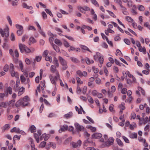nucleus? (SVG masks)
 I'll return each mask as SVG.
<instances>
[{
    "mask_svg": "<svg viewBox=\"0 0 150 150\" xmlns=\"http://www.w3.org/2000/svg\"><path fill=\"white\" fill-rule=\"evenodd\" d=\"M126 19L127 21L130 22H132L133 21V19L130 17L127 16L126 17Z\"/></svg>",
    "mask_w": 150,
    "mask_h": 150,
    "instance_id": "f704fd0d",
    "label": "nucleus"
},
{
    "mask_svg": "<svg viewBox=\"0 0 150 150\" xmlns=\"http://www.w3.org/2000/svg\"><path fill=\"white\" fill-rule=\"evenodd\" d=\"M122 138L126 143H129V140L126 137L124 136H123L122 137Z\"/></svg>",
    "mask_w": 150,
    "mask_h": 150,
    "instance_id": "6e6d98bb",
    "label": "nucleus"
},
{
    "mask_svg": "<svg viewBox=\"0 0 150 150\" xmlns=\"http://www.w3.org/2000/svg\"><path fill=\"white\" fill-rule=\"evenodd\" d=\"M88 128L90 129L93 132H95L96 130V128L95 127H93L91 125L88 126Z\"/></svg>",
    "mask_w": 150,
    "mask_h": 150,
    "instance_id": "72a5a7b5",
    "label": "nucleus"
},
{
    "mask_svg": "<svg viewBox=\"0 0 150 150\" xmlns=\"http://www.w3.org/2000/svg\"><path fill=\"white\" fill-rule=\"evenodd\" d=\"M116 141L118 144L121 146H123V144L121 140L119 139H117Z\"/></svg>",
    "mask_w": 150,
    "mask_h": 150,
    "instance_id": "c85d7f7f",
    "label": "nucleus"
},
{
    "mask_svg": "<svg viewBox=\"0 0 150 150\" xmlns=\"http://www.w3.org/2000/svg\"><path fill=\"white\" fill-rule=\"evenodd\" d=\"M51 45L53 47L54 49L57 52H60V50L59 47L55 45L54 44L52 43Z\"/></svg>",
    "mask_w": 150,
    "mask_h": 150,
    "instance_id": "f3484780",
    "label": "nucleus"
},
{
    "mask_svg": "<svg viewBox=\"0 0 150 150\" xmlns=\"http://www.w3.org/2000/svg\"><path fill=\"white\" fill-rule=\"evenodd\" d=\"M92 68L95 73L96 74L98 72V69L94 67H93Z\"/></svg>",
    "mask_w": 150,
    "mask_h": 150,
    "instance_id": "0e129e2a",
    "label": "nucleus"
},
{
    "mask_svg": "<svg viewBox=\"0 0 150 150\" xmlns=\"http://www.w3.org/2000/svg\"><path fill=\"white\" fill-rule=\"evenodd\" d=\"M24 105V102L21 99H20L15 104L16 106L18 107L21 105Z\"/></svg>",
    "mask_w": 150,
    "mask_h": 150,
    "instance_id": "9d476101",
    "label": "nucleus"
},
{
    "mask_svg": "<svg viewBox=\"0 0 150 150\" xmlns=\"http://www.w3.org/2000/svg\"><path fill=\"white\" fill-rule=\"evenodd\" d=\"M139 50L140 52H142L144 54H145L146 53V48L144 47H143L141 46L139 48Z\"/></svg>",
    "mask_w": 150,
    "mask_h": 150,
    "instance_id": "6ab92c4d",
    "label": "nucleus"
},
{
    "mask_svg": "<svg viewBox=\"0 0 150 150\" xmlns=\"http://www.w3.org/2000/svg\"><path fill=\"white\" fill-rule=\"evenodd\" d=\"M5 93H6V96L7 97L8 93L10 94H11L12 93V88L10 87H8L6 91H5Z\"/></svg>",
    "mask_w": 150,
    "mask_h": 150,
    "instance_id": "4468645a",
    "label": "nucleus"
},
{
    "mask_svg": "<svg viewBox=\"0 0 150 150\" xmlns=\"http://www.w3.org/2000/svg\"><path fill=\"white\" fill-rule=\"evenodd\" d=\"M23 30H18L17 31V33L18 36L21 35L23 33Z\"/></svg>",
    "mask_w": 150,
    "mask_h": 150,
    "instance_id": "864d4df0",
    "label": "nucleus"
},
{
    "mask_svg": "<svg viewBox=\"0 0 150 150\" xmlns=\"http://www.w3.org/2000/svg\"><path fill=\"white\" fill-rule=\"evenodd\" d=\"M57 67L55 66V65H52L50 68V71L52 73H55L56 75L58 77L59 76V73L57 70Z\"/></svg>",
    "mask_w": 150,
    "mask_h": 150,
    "instance_id": "423d86ee",
    "label": "nucleus"
},
{
    "mask_svg": "<svg viewBox=\"0 0 150 150\" xmlns=\"http://www.w3.org/2000/svg\"><path fill=\"white\" fill-rule=\"evenodd\" d=\"M41 58H42V57L41 56H37L35 59H34V61H37V62H39L41 60Z\"/></svg>",
    "mask_w": 150,
    "mask_h": 150,
    "instance_id": "e433bc0d",
    "label": "nucleus"
},
{
    "mask_svg": "<svg viewBox=\"0 0 150 150\" xmlns=\"http://www.w3.org/2000/svg\"><path fill=\"white\" fill-rule=\"evenodd\" d=\"M28 30H36L35 28L33 26H29L28 29Z\"/></svg>",
    "mask_w": 150,
    "mask_h": 150,
    "instance_id": "e2e57ef3",
    "label": "nucleus"
},
{
    "mask_svg": "<svg viewBox=\"0 0 150 150\" xmlns=\"http://www.w3.org/2000/svg\"><path fill=\"white\" fill-rule=\"evenodd\" d=\"M42 17L44 19H47V16L46 13L45 12H42Z\"/></svg>",
    "mask_w": 150,
    "mask_h": 150,
    "instance_id": "de8ad7c7",
    "label": "nucleus"
},
{
    "mask_svg": "<svg viewBox=\"0 0 150 150\" xmlns=\"http://www.w3.org/2000/svg\"><path fill=\"white\" fill-rule=\"evenodd\" d=\"M138 9L140 11H143L145 10V8L142 5H139L138 7Z\"/></svg>",
    "mask_w": 150,
    "mask_h": 150,
    "instance_id": "473e14b6",
    "label": "nucleus"
},
{
    "mask_svg": "<svg viewBox=\"0 0 150 150\" xmlns=\"http://www.w3.org/2000/svg\"><path fill=\"white\" fill-rule=\"evenodd\" d=\"M16 27L17 29H19L18 30H23V27L21 25L18 24L16 25Z\"/></svg>",
    "mask_w": 150,
    "mask_h": 150,
    "instance_id": "a18cd8bd",
    "label": "nucleus"
},
{
    "mask_svg": "<svg viewBox=\"0 0 150 150\" xmlns=\"http://www.w3.org/2000/svg\"><path fill=\"white\" fill-rule=\"evenodd\" d=\"M31 146L32 147V150H34L35 149V145L33 143V140L32 139H31Z\"/></svg>",
    "mask_w": 150,
    "mask_h": 150,
    "instance_id": "8fccbe9b",
    "label": "nucleus"
},
{
    "mask_svg": "<svg viewBox=\"0 0 150 150\" xmlns=\"http://www.w3.org/2000/svg\"><path fill=\"white\" fill-rule=\"evenodd\" d=\"M46 144V142H42L39 145V146L41 148L44 147Z\"/></svg>",
    "mask_w": 150,
    "mask_h": 150,
    "instance_id": "58836bf2",
    "label": "nucleus"
},
{
    "mask_svg": "<svg viewBox=\"0 0 150 150\" xmlns=\"http://www.w3.org/2000/svg\"><path fill=\"white\" fill-rule=\"evenodd\" d=\"M94 57L96 60L97 59H98V60L100 64H101L103 63V58L101 56V54L100 53L98 52L96 53V55L94 56Z\"/></svg>",
    "mask_w": 150,
    "mask_h": 150,
    "instance_id": "39448f33",
    "label": "nucleus"
},
{
    "mask_svg": "<svg viewBox=\"0 0 150 150\" xmlns=\"http://www.w3.org/2000/svg\"><path fill=\"white\" fill-rule=\"evenodd\" d=\"M45 60L46 61H49L50 63H52V57H47L46 56L45 57Z\"/></svg>",
    "mask_w": 150,
    "mask_h": 150,
    "instance_id": "c9c22d12",
    "label": "nucleus"
},
{
    "mask_svg": "<svg viewBox=\"0 0 150 150\" xmlns=\"http://www.w3.org/2000/svg\"><path fill=\"white\" fill-rule=\"evenodd\" d=\"M80 46L82 49L84 50H87L90 52H91V51L86 46L83 45H80Z\"/></svg>",
    "mask_w": 150,
    "mask_h": 150,
    "instance_id": "a878e982",
    "label": "nucleus"
},
{
    "mask_svg": "<svg viewBox=\"0 0 150 150\" xmlns=\"http://www.w3.org/2000/svg\"><path fill=\"white\" fill-rule=\"evenodd\" d=\"M104 38H105L107 42L109 45H110L111 47H113V45L112 42L111 41H109L108 39V37H106V36L105 35H104Z\"/></svg>",
    "mask_w": 150,
    "mask_h": 150,
    "instance_id": "cd10ccee",
    "label": "nucleus"
},
{
    "mask_svg": "<svg viewBox=\"0 0 150 150\" xmlns=\"http://www.w3.org/2000/svg\"><path fill=\"white\" fill-rule=\"evenodd\" d=\"M29 40L30 42H31L33 43H34L36 42V41L35 39L33 37H30L29 38Z\"/></svg>",
    "mask_w": 150,
    "mask_h": 150,
    "instance_id": "09e8293b",
    "label": "nucleus"
},
{
    "mask_svg": "<svg viewBox=\"0 0 150 150\" xmlns=\"http://www.w3.org/2000/svg\"><path fill=\"white\" fill-rule=\"evenodd\" d=\"M7 105L6 102H3L0 103V109H1L3 108H6Z\"/></svg>",
    "mask_w": 150,
    "mask_h": 150,
    "instance_id": "5701e85b",
    "label": "nucleus"
},
{
    "mask_svg": "<svg viewBox=\"0 0 150 150\" xmlns=\"http://www.w3.org/2000/svg\"><path fill=\"white\" fill-rule=\"evenodd\" d=\"M24 91L25 88L23 87H22L19 90V91L18 93V96H19L22 95L23 93V92H24Z\"/></svg>",
    "mask_w": 150,
    "mask_h": 150,
    "instance_id": "aec40b11",
    "label": "nucleus"
},
{
    "mask_svg": "<svg viewBox=\"0 0 150 150\" xmlns=\"http://www.w3.org/2000/svg\"><path fill=\"white\" fill-rule=\"evenodd\" d=\"M81 88H80V87L78 85L77 87V90L76 92L78 94H79L81 92Z\"/></svg>",
    "mask_w": 150,
    "mask_h": 150,
    "instance_id": "bf43d9fd",
    "label": "nucleus"
},
{
    "mask_svg": "<svg viewBox=\"0 0 150 150\" xmlns=\"http://www.w3.org/2000/svg\"><path fill=\"white\" fill-rule=\"evenodd\" d=\"M3 47L4 48L7 49L8 47V45L6 42H4Z\"/></svg>",
    "mask_w": 150,
    "mask_h": 150,
    "instance_id": "774afa93",
    "label": "nucleus"
},
{
    "mask_svg": "<svg viewBox=\"0 0 150 150\" xmlns=\"http://www.w3.org/2000/svg\"><path fill=\"white\" fill-rule=\"evenodd\" d=\"M21 81V82H24L25 81V78L24 76L22 75L20 77Z\"/></svg>",
    "mask_w": 150,
    "mask_h": 150,
    "instance_id": "69168bd1",
    "label": "nucleus"
},
{
    "mask_svg": "<svg viewBox=\"0 0 150 150\" xmlns=\"http://www.w3.org/2000/svg\"><path fill=\"white\" fill-rule=\"evenodd\" d=\"M8 69L9 66L7 64H6L4 67V71L7 72L8 71Z\"/></svg>",
    "mask_w": 150,
    "mask_h": 150,
    "instance_id": "5fc2aeb1",
    "label": "nucleus"
},
{
    "mask_svg": "<svg viewBox=\"0 0 150 150\" xmlns=\"http://www.w3.org/2000/svg\"><path fill=\"white\" fill-rule=\"evenodd\" d=\"M19 66L22 72L23 71V65L22 62L21 61L18 62Z\"/></svg>",
    "mask_w": 150,
    "mask_h": 150,
    "instance_id": "2f4dec72",
    "label": "nucleus"
},
{
    "mask_svg": "<svg viewBox=\"0 0 150 150\" xmlns=\"http://www.w3.org/2000/svg\"><path fill=\"white\" fill-rule=\"evenodd\" d=\"M102 134L100 133H95L92 135L93 138L99 139L102 137Z\"/></svg>",
    "mask_w": 150,
    "mask_h": 150,
    "instance_id": "9b49d317",
    "label": "nucleus"
},
{
    "mask_svg": "<svg viewBox=\"0 0 150 150\" xmlns=\"http://www.w3.org/2000/svg\"><path fill=\"white\" fill-rule=\"evenodd\" d=\"M58 59L60 64L62 66V71L66 70L68 68L67 61L60 56L58 57Z\"/></svg>",
    "mask_w": 150,
    "mask_h": 150,
    "instance_id": "f257e3e1",
    "label": "nucleus"
},
{
    "mask_svg": "<svg viewBox=\"0 0 150 150\" xmlns=\"http://www.w3.org/2000/svg\"><path fill=\"white\" fill-rule=\"evenodd\" d=\"M83 145L84 146H94L95 145V142H93L92 140L89 138H88L87 140H85L83 143Z\"/></svg>",
    "mask_w": 150,
    "mask_h": 150,
    "instance_id": "7ed1b4c3",
    "label": "nucleus"
},
{
    "mask_svg": "<svg viewBox=\"0 0 150 150\" xmlns=\"http://www.w3.org/2000/svg\"><path fill=\"white\" fill-rule=\"evenodd\" d=\"M70 59L73 62L75 63H77L79 62L78 59L74 57H71Z\"/></svg>",
    "mask_w": 150,
    "mask_h": 150,
    "instance_id": "393cba45",
    "label": "nucleus"
},
{
    "mask_svg": "<svg viewBox=\"0 0 150 150\" xmlns=\"http://www.w3.org/2000/svg\"><path fill=\"white\" fill-rule=\"evenodd\" d=\"M6 18L10 25L11 26L12 25V21L10 17L9 16H7Z\"/></svg>",
    "mask_w": 150,
    "mask_h": 150,
    "instance_id": "a19ab883",
    "label": "nucleus"
},
{
    "mask_svg": "<svg viewBox=\"0 0 150 150\" xmlns=\"http://www.w3.org/2000/svg\"><path fill=\"white\" fill-rule=\"evenodd\" d=\"M133 99V98L132 96H130L129 98L128 99H127V100H125L126 102H129V103H130V102L132 101Z\"/></svg>",
    "mask_w": 150,
    "mask_h": 150,
    "instance_id": "603ef678",
    "label": "nucleus"
},
{
    "mask_svg": "<svg viewBox=\"0 0 150 150\" xmlns=\"http://www.w3.org/2000/svg\"><path fill=\"white\" fill-rule=\"evenodd\" d=\"M72 139V138L71 137H69L65 141V143H68L69 142L71 141Z\"/></svg>",
    "mask_w": 150,
    "mask_h": 150,
    "instance_id": "4d7b16f0",
    "label": "nucleus"
},
{
    "mask_svg": "<svg viewBox=\"0 0 150 150\" xmlns=\"http://www.w3.org/2000/svg\"><path fill=\"white\" fill-rule=\"evenodd\" d=\"M30 129L31 133H34L36 131V127L34 125L31 126L30 127Z\"/></svg>",
    "mask_w": 150,
    "mask_h": 150,
    "instance_id": "7c9ffc66",
    "label": "nucleus"
},
{
    "mask_svg": "<svg viewBox=\"0 0 150 150\" xmlns=\"http://www.w3.org/2000/svg\"><path fill=\"white\" fill-rule=\"evenodd\" d=\"M11 74L12 76H16L18 75V73L17 72H15L13 69L11 70Z\"/></svg>",
    "mask_w": 150,
    "mask_h": 150,
    "instance_id": "bb28decb",
    "label": "nucleus"
},
{
    "mask_svg": "<svg viewBox=\"0 0 150 150\" xmlns=\"http://www.w3.org/2000/svg\"><path fill=\"white\" fill-rule=\"evenodd\" d=\"M125 42L128 45H130V42L129 40L127 39H125L124 40Z\"/></svg>",
    "mask_w": 150,
    "mask_h": 150,
    "instance_id": "c03bdc74",
    "label": "nucleus"
},
{
    "mask_svg": "<svg viewBox=\"0 0 150 150\" xmlns=\"http://www.w3.org/2000/svg\"><path fill=\"white\" fill-rule=\"evenodd\" d=\"M114 139L112 137H109L107 140L104 142V147H109L113 145Z\"/></svg>",
    "mask_w": 150,
    "mask_h": 150,
    "instance_id": "f03ea898",
    "label": "nucleus"
},
{
    "mask_svg": "<svg viewBox=\"0 0 150 150\" xmlns=\"http://www.w3.org/2000/svg\"><path fill=\"white\" fill-rule=\"evenodd\" d=\"M0 33L2 37L5 36L7 38L9 35L8 28H5L4 31L2 29L0 28Z\"/></svg>",
    "mask_w": 150,
    "mask_h": 150,
    "instance_id": "20e7f679",
    "label": "nucleus"
},
{
    "mask_svg": "<svg viewBox=\"0 0 150 150\" xmlns=\"http://www.w3.org/2000/svg\"><path fill=\"white\" fill-rule=\"evenodd\" d=\"M88 101L91 103H93V98L90 96H88Z\"/></svg>",
    "mask_w": 150,
    "mask_h": 150,
    "instance_id": "4c0bfd02",
    "label": "nucleus"
},
{
    "mask_svg": "<svg viewBox=\"0 0 150 150\" xmlns=\"http://www.w3.org/2000/svg\"><path fill=\"white\" fill-rule=\"evenodd\" d=\"M127 89L126 88H124L122 90L121 93L123 94H125L126 93Z\"/></svg>",
    "mask_w": 150,
    "mask_h": 150,
    "instance_id": "338daca9",
    "label": "nucleus"
},
{
    "mask_svg": "<svg viewBox=\"0 0 150 150\" xmlns=\"http://www.w3.org/2000/svg\"><path fill=\"white\" fill-rule=\"evenodd\" d=\"M137 134L136 133H132L129 135V137L130 138L132 139L136 138L137 137Z\"/></svg>",
    "mask_w": 150,
    "mask_h": 150,
    "instance_id": "b1692460",
    "label": "nucleus"
},
{
    "mask_svg": "<svg viewBox=\"0 0 150 150\" xmlns=\"http://www.w3.org/2000/svg\"><path fill=\"white\" fill-rule=\"evenodd\" d=\"M22 7L24 8H26L27 9L32 10L33 9V7L32 6H28L27 4L25 3H24L22 4Z\"/></svg>",
    "mask_w": 150,
    "mask_h": 150,
    "instance_id": "2eb2a0df",
    "label": "nucleus"
},
{
    "mask_svg": "<svg viewBox=\"0 0 150 150\" xmlns=\"http://www.w3.org/2000/svg\"><path fill=\"white\" fill-rule=\"evenodd\" d=\"M114 2L119 4L120 6L122 4V2L121 0H114Z\"/></svg>",
    "mask_w": 150,
    "mask_h": 150,
    "instance_id": "13d9d810",
    "label": "nucleus"
},
{
    "mask_svg": "<svg viewBox=\"0 0 150 150\" xmlns=\"http://www.w3.org/2000/svg\"><path fill=\"white\" fill-rule=\"evenodd\" d=\"M78 9L81 12L84 13H85V9L84 8H83V7H82L81 6H79L78 7Z\"/></svg>",
    "mask_w": 150,
    "mask_h": 150,
    "instance_id": "49530a36",
    "label": "nucleus"
},
{
    "mask_svg": "<svg viewBox=\"0 0 150 150\" xmlns=\"http://www.w3.org/2000/svg\"><path fill=\"white\" fill-rule=\"evenodd\" d=\"M45 11L48 14H49V15L51 16H53V15L52 14V13L51 11L50 10H49L48 9H45Z\"/></svg>",
    "mask_w": 150,
    "mask_h": 150,
    "instance_id": "37998d69",
    "label": "nucleus"
},
{
    "mask_svg": "<svg viewBox=\"0 0 150 150\" xmlns=\"http://www.w3.org/2000/svg\"><path fill=\"white\" fill-rule=\"evenodd\" d=\"M68 129V126L67 125H63V127L62 128H61L59 130V132L61 133L63 131H64V130H67Z\"/></svg>",
    "mask_w": 150,
    "mask_h": 150,
    "instance_id": "a211bd4d",
    "label": "nucleus"
},
{
    "mask_svg": "<svg viewBox=\"0 0 150 150\" xmlns=\"http://www.w3.org/2000/svg\"><path fill=\"white\" fill-rule=\"evenodd\" d=\"M127 2V6L129 7H130L133 5V2L132 1L130 0L128 1Z\"/></svg>",
    "mask_w": 150,
    "mask_h": 150,
    "instance_id": "3c124183",
    "label": "nucleus"
},
{
    "mask_svg": "<svg viewBox=\"0 0 150 150\" xmlns=\"http://www.w3.org/2000/svg\"><path fill=\"white\" fill-rule=\"evenodd\" d=\"M19 128H17L16 127H14L11 129L10 131L11 132H15L16 133H18L19 131Z\"/></svg>",
    "mask_w": 150,
    "mask_h": 150,
    "instance_id": "c756f323",
    "label": "nucleus"
},
{
    "mask_svg": "<svg viewBox=\"0 0 150 150\" xmlns=\"http://www.w3.org/2000/svg\"><path fill=\"white\" fill-rule=\"evenodd\" d=\"M72 115V113L71 112H70L68 113L65 114L64 115V117L68 119L69 118L71 117Z\"/></svg>",
    "mask_w": 150,
    "mask_h": 150,
    "instance_id": "412c9836",
    "label": "nucleus"
},
{
    "mask_svg": "<svg viewBox=\"0 0 150 150\" xmlns=\"http://www.w3.org/2000/svg\"><path fill=\"white\" fill-rule=\"evenodd\" d=\"M48 53V51L47 50H45L43 53V56L44 57H46Z\"/></svg>",
    "mask_w": 150,
    "mask_h": 150,
    "instance_id": "052dcab7",
    "label": "nucleus"
},
{
    "mask_svg": "<svg viewBox=\"0 0 150 150\" xmlns=\"http://www.w3.org/2000/svg\"><path fill=\"white\" fill-rule=\"evenodd\" d=\"M75 127L78 132L83 131L84 129V127L83 126L80 125L78 123H75Z\"/></svg>",
    "mask_w": 150,
    "mask_h": 150,
    "instance_id": "0eeeda50",
    "label": "nucleus"
},
{
    "mask_svg": "<svg viewBox=\"0 0 150 150\" xmlns=\"http://www.w3.org/2000/svg\"><path fill=\"white\" fill-rule=\"evenodd\" d=\"M63 44L64 46L66 47H68L70 46L69 43L65 40H64V43Z\"/></svg>",
    "mask_w": 150,
    "mask_h": 150,
    "instance_id": "79ce46f5",
    "label": "nucleus"
},
{
    "mask_svg": "<svg viewBox=\"0 0 150 150\" xmlns=\"http://www.w3.org/2000/svg\"><path fill=\"white\" fill-rule=\"evenodd\" d=\"M19 47L21 52L23 53L24 52L26 46L20 43L19 44Z\"/></svg>",
    "mask_w": 150,
    "mask_h": 150,
    "instance_id": "f8f14e48",
    "label": "nucleus"
},
{
    "mask_svg": "<svg viewBox=\"0 0 150 150\" xmlns=\"http://www.w3.org/2000/svg\"><path fill=\"white\" fill-rule=\"evenodd\" d=\"M52 62H53L54 65L55 66L57 67H59V63L58 59L57 58L54 57L53 58Z\"/></svg>",
    "mask_w": 150,
    "mask_h": 150,
    "instance_id": "ddd939ff",
    "label": "nucleus"
},
{
    "mask_svg": "<svg viewBox=\"0 0 150 150\" xmlns=\"http://www.w3.org/2000/svg\"><path fill=\"white\" fill-rule=\"evenodd\" d=\"M10 127V125L8 124H6L1 128L3 132H4L5 130L8 129Z\"/></svg>",
    "mask_w": 150,
    "mask_h": 150,
    "instance_id": "dca6fc26",
    "label": "nucleus"
},
{
    "mask_svg": "<svg viewBox=\"0 0 150 150\" xmlns=\"http://www.w3.org/2000/svg\"><path fill=\"white\" fill-rule=\"evenodd\" d=\"M71 144L74 148H76L80 146L81 144V140H79L76 142H72Z\"/></svg>",
    "mask_w": 150,
    "mask_h": 150,
    "instance_id": "6e6552de",
    "label": "nucleus"
},
{
    "mask_svg": "<svg viewBox=\"0 0 150 150\" xmlns=\"http://www.w3.org/2000/svg\"><path fill=\"white\" fill-rule=\"evenodd\" d=\"M92 3L96 6H99L96 0H91Z\"/></svg>",
    "mask_w": 150,
    "mask_h": 150,
    "instance_id": "ea45409f",
    "label": "nucleus"
},
{
    "mask_svg": "<svg viewBox=\"0 0 150 150\" xmlns=\"http://www.w3.org/2000/svg\"><path fill=\"white\" fill-rule=\"evenodd\" d=\"M49 77L52 83L53 84H56V81L57 80V79L59 77V76L58 77L56 75V76L54 77L52 76L51 75H50Z\"/></svg>",
    "mask_w": 150,
    "mask_h": 150,
    "instance_id": "1a4fd4ad",
    "label": "nucleus"
},
{
    "mask_svg": "<svg viewBox=\"0 0 150 150\" xmlns=\"http://www.w3.org/2000/svg\"><path fill=\"white\" fill-rule=\"evenodd\" d=\"M107 11L111 16L114 18H115L116 17V16L115 15L113 12L109 11Z\"/></svg>",
    "mask_w": 150,
    "mask_h": 150,
    "instance_id": "680f3d73",
    "label": "nucleus"
},
{
    "mask_svg": "<svg viewBox=\"0 0 150 150\" xmlns=\"http://www.w3.org/2000/svg\"><path fill=\"white\" fill-rule=\"evenodd\" d=\"M54 42L59 46H61L62 45V43L60 40L57 39H56L54 40Z\"/></svg>",
    "mask_w": 150,
    "mask_h": 150,
    "instance_id": "4be33fe9",
    "label": "nucleus"
}]
</instances>
